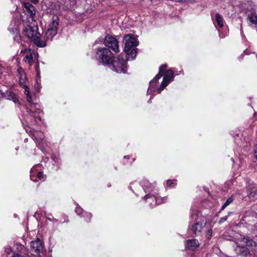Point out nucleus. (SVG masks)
<instances>
[{"label":"nucleus","instance_id":"nucleus-9","mask_svg":"<svg viewBox=\"0 0 257 257\" xmlns=\"http://www.w3.org/2000/svg\"><path fill=\"white\" fill-rule=\"evenodd\" d=\"M145 198L146 200H149L148 202L152 205L154 206L157 204H160L165 201V198H162L155 196L154 195H147L145 196Z\"/></svg>","mask_w":257,"mask_h":257},{"label":"nucleus","instance_id":"nucleus-8","mask_svg":"<svg viewBox=\"0 0 257 257\" xmlns=\"http://www.w3.org/2000/svg\"><path fill=\"white\" fill-rule=\"evenodd\" d=\"M21 53L25 55L24 60L29 65H32L37 58V54L30 49L22 50Z\"/></svg>","mask_w":257,"mask_h":257},{"label":"nucleus","instance_id":"nucleus-18","mask_svg":"<svg viewBox=\"0 0 257 257\" xmlns=\"http://www.w3.org/2000/svg\"><path fill=\"white\" fill-rule=\"evenodd\" d=\"M24 7L28 10L31 15L34 14V7L29 3H26L24 4Z\"/></svg>","mask_w":257,"mask_h":257},{"label":"nucleus","instance_id":"nucleus-15","mask_svg":"<svg viewBox=\"0 0 257 257\" xmlns=\"http://www.w3.org/2000/svg\"><path fill=\"white\" fill-rule=\"evenodd\" d=\"M247 19L251 24L257 26V15L250 14L248 15Z\"/></svg>","mask_w":257,"mask_h":257},{"label":"nucleus","instance_id":"nucleus-5","mask_svg":"<svg viewBox=\"0 0 257 257\" xmlns=\"http://www.w3.org/2000/svg\"><path fill=\"white\" fill-rule=\"evenodd\" d=\"M111 66L112 69L117 73H125L126 71V61L121 54L113 60Z\"/></svg>","mask_w":257,"mask_h":257},{"label":"nucleus","instance_id":"nucleus-22","mask_svg":"<svg viewBox=\"0 0 257 257\" xmlns=\"http://www.w3.org/2000/svg\"><path fill=\"white\" fill-rule=\"evenodd\" d=\"M18 72L22 77H24L25 78V74L22 69H18Z\"/></svg>","mask_w":257,"mask_h":257},{"label":"nucleus","instance_id":"nucleus-23","mask_svg":"<svg viewBox=\"0 0 257 257\" xmlns=\"http://www.w3.org/2000/svg\"><path fill=\"white\" fill-rule=\"evenodd\" d=\"M25 88V94L27 95L30 94L29 88L26 85H24Z\"/></svg>","mask_w":257,"mask_h":257},{"label":"nucleus","instance_id":"nucleus-27","mask_svg":"<svg viewBox=\"0 0 257 257\" xmlns=\"http://www.w3.org/2000/svg\"><path fill=\"white\" fill-rule=\"evenodd\" d=\"M75 211L78 214H80L82 212V209L79 207H77L76 208Z\"/></svg>","mask_w":257,"mask_h":257},{"label":"nucleus","instance_id":"nucleus-6","mask_svg":"<svg viewBox=\"0 0 257 257\" xmlns=\"http://www.w3.org/2000/svg\"><path fill=\"white\" fill-rule=\"evenodd\" d=\"M123 43L124 45V51L125 52H128L138 45V42L133 35L127 34L124 36Z\"/></svg>","mask_w":257,"mask_h":257},{"label":"nucleus","instance_id":"nucleus-26","mask_svg":"<svg viewBox=\"0 0 257 257\" xmlns=\"http://www.w3.org/2000/svg\"><path fill=\"white\" fill-rule=\"evenodd\" d=\"M179 2H186V3H193L195 0H177Z\"/></svg>","mask_w":257,"mask_h":257},{"label":"nucleus","instance_id":"nucleus-10","mask_svg":"<svg viewBox=\"0 0 257 257\" xmlns=\"http://www.w3.org/2000/svg\"><path fill=\"white\" fill-rule=\"evenodd\" d=\"M31 247L34 251L38 254L43 250V244L40 239H37L31 242Z\"/></svg>","mask_w":257,"mask_h":257},{"label":"nucleus","instance_id":"nucleus-35","mask_svg":"<svg viewBox=\"0 0 257 257\" xmlns=\"http://www.w3.org/2000/svg\"><path fill=\"white\" fill-rule=\"evenodd\" d=\"M11 249H8V251H7L8 252H11Z\"/></svg>","mask_w":257,"mask_h":257},{"label":"nucleus","instance_id":"nucleus-30","mask_svg":"<svg viewBox=\"0 0 257 257\" xmlns=\"http://www.w3.org/2000/svg\"><path fill=\"white\" fill-rule=\"evenodd\" d=\"M254 155H255L256 159H257V145H256L255 148L254 150Z\"/></svg>","mask_w":257,"mask_h":257},{"label":"nucleus","instance_id":"nucleus-20","mask_svg":"<svg viewBox=\"0 0 257 257\" xmlns=\"http://www.w3.org/2000/svg\"><path fill=\"white\" fill-rule=\"evenodd\" d=\"M212 230L211 229H208V230L207 231V232H206V237L208 238H209L211 235H212Z\"/></svg>","mask_w":257,"mask_h":257},{"label":"nucleus","instance_id":"nucleus-1","mask_svg":"<svg viewBox=\"0 0 257 257\" xmlns=\"http://www.w3.org/2000/svg\"><path fill=\"white\" fill-rule=\"evenodd\" d=\"M166 68V65H163L160 67V71L159 73L150 83V86L147 91L148 94H152L153 92L155 91V86L157 81L164 74V76L163 78V81L162 82L161 86L157 90L158 93H160L168 85V84L173 80L174 77L173 71L171 70H169L164 73V71H165Z\"/></svg>","mask_w":257,"mask_h":257},{"label":"nucleus","instance_id":"nucleus-19","mask_svg":"<svg viewBox=\"0 0 257 257\" xmlns=\"http://www.w3.org/2000/svg\"><path fill=\"white\" fill-rule=\"evenodd\" d=\"M232 201L233 198L232 197H230L229 198H228L222 206L221 210L224 209L225 207L229 205L230 203H231L232 202Z\"/></svg>","mask_w":257,"mask_h":257},{"label":"nucleus","instance_id":"nucleus-25","mask_svg":"<svg viewBox=\"0 0 257 257\" xmlns=\"http://www.w3.org/2000/svg\"><path fill=\"white\" fill-rule=\"evenodd\" d=\"M26 96H27V101L31 103L32 101L31 96L30 94L27 95Z\"/></svg>","mask_w":257,"mask_h":257},{"label":"nucleus","instance_id":"nucleus-11","mask_svg":"<svg viewBox=\"0 0 257 257\" xmlns=\"http://www.w3.org/2000/svg\"><path fill=\"white\" fill-rule=\"evenodd\" d=\"M199 245L198 241L195 239L187 240L186 244V247L192 250H195L198 247Z\"/></svg>","mask_w":257,"mask_h":257},{"label":"nucleus","instance_id":"nucleus-12","mask_svg":"<svg viewBox=\"0 0 257 257\" xmlns=\"http://www.w3.org/2000/svg\"><path fill=\"white\" fill-rule=\"evenodd\" d=\"M242 241L243 243L245 244L246 248H248V249H253V248L256 246V242L247 237H244L242 238Z\"/></svg>","mask_w":257,"mask_h":257},{"label":"nucleus","instance_id":"nucleus-17","mask_svg":"<svg viewBox=\"0 0 257 257\" xmlns=\"http://www.w3.org/2000/svg\"><path fill=\"white\" fill-rule=\"evenodd\" d=\"M130 52H125L126 54L128 55V59H131L132 60L134 59L137 55V51L135 48L132 49L130 51Z\"/></svg>","mask_w":257,"mask_h":257},{"label":"nucleus","instance_id":"nucleus-33","mask_svg":"<svg viewBox=\"0 0 257 257\" xmlns=\"http://www.w3.org/2000/svg\"><path fill=\"white\" fill-rule=\"evenodd\" d=\"M34 137L35 138V139H36V140L37 141V142H39V140H41V139H42L41 137H40V138H39V139H38V138H36V137H35V136H34Z\"/></svg>","mask_w":257,"mask_h":257},{"label":"nucleus","instance_id":"nucleus-38","mask_svg":"<svg viewBox=\"0 0 257 257\" xmlns=\"http://www.w3.org/2000/svg\"><path fill=\"white\" fill-rule=\"evenodd\" d=\"M256 213H257V212Z\"/></svg>","mask_w":257,"mask_h":257},{"label":"nucleus","instance_id":"nucleus-14","mask_svg":"<svg viewBox=\"0 0 257 257\" xmlns=\"http://www.w3.org/2000/svg\"><path fill=\"white\" fill-rule=\"evenodd\" d=\"M215 22L219 28L223 27L224 21L222 17L218 13L215 14Z\"/></svg>","mask_w":257,"mask_h":257},{"label":"nucleus","instance_id":"nucleus-37","mask_svg":"<svg viewBox=\"0 0 257 257\" xmlns=\"http://www.w3.org/2000/svg\"><path fill=\"white\" fill-rule=\"evenodd\" d=\"M36 133H37V134H39V132H37ZM40 134H41V133H40Z\"/></svg>","mask_w":257,"mask_h":257},{"label":"nucleus","instance_id":"nucleus-13","mask_svg":"<svg viewBox=\"0 0 257 257\" xmlns=\"http://www.w3.org/2000/svg\"><path fill=\"white\" fill-rule=\"evenodd\" d=\"M203 226V223L197 222L192 226V231L195 235H198L200 233Z\"/></svg>","mask_w":257,"mask_h":257},{"label":"nucleus","instance_id":"nucleus-21","mask_svg":"<svg viewBox=\"0 0 257 257\" xmlns=\"http://www.w3.org/2000/svg\"><path fill=\"white\" fill-rule=\"evenodd\" d=\"M175 185V183L171 181H168L167 182V186L169 187H173Z\"/></svg>","mask_w":257,"mask_h":257},{"label":"nucleus","instance_id":"nucleus-16","mask_svg":"<svg viewBox=\"0 0 257 257\" xmlns=\"http://www.w3.org/2000/svg\"><path fill=\"white\" fill-rule=\"evenodd\" d=\"M248 196L250 199L254 200L257 196V187H253L252 189H249V193Z\"/></svg>","mask_w":257,"mask_h":257},{"label":"nucleus","instance_id":"nucleus-3","mask_svg":"<svg viewBox=\"0 0 257 257\" xmlns=\"http://www.w3.org/2000/svg\"><path fill=\"white\" fill-rule=\"evenodd\" d=\"M58 25L59 19L57 17L53 18L44 36L45 41L43 42H45L46 44L47 41L52 40L53 38L57 34Z\"/></svg>","mask_w":257,"mask_h":257},{"label":"nucleus","instance_id":"nucleus-34","mask_svg":"<svg viewBox=\"0 0 257 257\" xmlns=\"http://www.w3.org/2000/svg\"><path fill=\"white\" fill-rule=\"evenodd\" d=\"M34 168H32V169H31V173H33V172L34 171Z\"/></svg>","mask_w":257,"mask_h":257},{"label":"nucleus","instance_id":"nucleus-2","mask_svg":"<svg viewBox=\"0 0 257 257\" xmlns=\"http://www.w3.org/2000/svg\"><path fill=\"white\" fill-rule=\"evenodd\" d=\"M23 29L24 35L33 41L37 46L43 47L46 46L45 42L40 41V34L38 33V28L34 23H25Z\"/></svg>","mask_w":257,"mask_h":257},{"label":"nucleus","instance_id":"nucleus-31","mask_svg":"<svg viewBox=\"0 0 257 257\" xmlns=\"http://www.w3.org/2000/svg\"><path fill=\"white\" fill-rule=\"evenodd\" d=\"M238 248V249L240 248V249H242L243 250H244V247L243 246H241L240 245H237L236 248V249L237 250Z\"/></svg>","mask_w":257,"mask_h":257},{"label":"nucleus","instance_id":"nucleus-36","mask_svg":"<svg viewBox=\"0 0 257 257\" xmlns=\"http://www.w3.org/2000/svg\"><path fill=\"white\" fill-rule=\"evenodd\" d=\"M10 94H12V97L13 98V96L14 95V94L13 93H11V92H10Z\"/></svg>","mask_w":257,"mask_h":257},{"label":"nucleus","instance_id":"nucleus-29","mask_svg":"<svg viewBox=\"0 0 257 257\" xmlns=\"http://www.w3.org/2000/svg\"><path fill=\"white\" fill-rule=\"evenodd\" d=\"M38 67H39V64H38V63H37L36 65V70L37 71L38 74H39L40 73V71H39V69H38Z\"/></svg>","mask_w":257,"mask_h":257},{"label":"nucleus","instance_id":"nucleus-4","mask_svg":"<svg viewBox=\"0 0 257 257\" xmlns=\"http://www.w3.org/2000/svg\"><path fill=\"white\" fill-rule=\"evenodd\" d=\"M96 58L104 64H109L112 62L113 54L110 51L105 48L99 49L96 52Z\"/></svg>","mask_w":257,"mask_h":257},{"label":"nucleus","instance_id":"nucleus-24","mask_svg":"<svg viewBox=\"0 0 257 257\" xmlns=\"http://www.w3.org/2000/svg\"><path fill=\"white\" fill-rule=\"evenodd\" d=\"M227 216H224V217H222L219 221V223L221 224L223 222H224L227 219Z\"/></svg>","mask_w":257,"mask_h":257},{"label":"nucleus","instance_id":"nucleus-28","mask_svg":"<svg viewBox=\"0 0 257 257\" xmlns=\"http://www.w3.org/2000/svg\"><path fill=\"white\" fill-rule=\"evenodd\" d=\"M37 176L39 178H43V173L41 172H39L37 174Z\"/></svg>","mask_w":257,"mask_h":257},{"label":"nucleus","instance_id":"nucleus-32","mask_svg":"<svg viewBox=\"0 0 257 257\" xmlns=\"http://www.w3.org/2000/svg\"><path fill=\"white\" fill-rule=\"evenodd\" d=\"M34 4H37L38 3L39 0H31Z\"/></svg>","mask_w":257,"mask_h":257},{"label":"nucleus","instance_id":"nucleus-7","mask_svg":"<svg viewBox=\"0 0 257 257\" xmlns=\"http://www.w3.org/2000/svg\"><path fill=\"white\" fill-rule=\"evenodd\" d=\"M104 44L106 47L115 53L119 51L118 42L113 37L109 35L106 36L104 40Z\"/></svg>","mask_w":257,"mask_h":257}]
</instances>
